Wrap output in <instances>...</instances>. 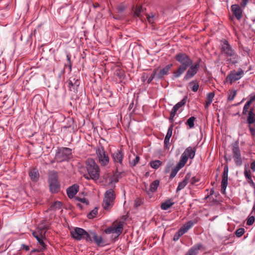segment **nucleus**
<instances>
[{
	"label": "nucleus",
	"mask_w": 255,
	"mask_h": 255,
	"mask_svg": "<svg viewBox=\"0 0 255 255\" xmlns=\"http://www.w3.org/2000/svg\"><path fill=\"white\" fill-rule=\"evenodd\" d=\"M175 59L180 64V66L173 73V79L180 77L193 63V60L190 56L184 52L176 54Z\"/></svg>",
	"instance_id": "nucleus-1"
},
{
	"label": "nucleus",
	"mask_w": 255,
	"mask_h": 255,
	"mask_svg": "<svg viewBox=\"0 0 255 255\" xmlns=\"http://www.w3.org/2000/svg\"><path fill=\"white\" fill-rule=\"evenodd\" d=\"M196 151L195 147H188L181 154L179 162L176 164L171 171L170 178H173L177 174L179 170L186 164L188 158L193 159Z\"/></svg>",
	"instance_id": "nucleus-2"
},
{
	"label": "nucleus",
	"mask_w": 255,
	"mask_h": 255,
	"mask_svg": "<svg viewBox=\"0 0 255 255\" xmlns=\"http://www.w3.org/2000/svg\"><path fill=\"white\" fill-rule=\"evenodd\" d=\"M86 168L87 173L84 174L85 179L97 180L99 178L100 169L94 159L89 158L86 160Z\"/></svg>",
	"instance_id": "nucleus-3"
},
{
	"label": "nucleus",
	"mask_w": 255,
	"mask_h": 255,
	"mask_svg": "<svg viewBox=\"0 0 255 255\" xmlns=\"http://www.w3.org/2000/svg\"><path fill=\"white\" fill-rule=\"evenodd\" d=\"M255 100V95L251 97L245 105L243 115H247V122L249 124L250 131L253 135L255 134V129L250 126V125L255 122V111L253 107H251L252 103Z\"/></svg>",
	"instance_id": "nucleus-4"
},
{
	"label": "nucleus",
	"mask_w": 255,
	"mask_h": 255,
	"mask_svg": "<svg viewBox=\"0 0 255 255\" xmlns=\"http://www.w3.org/2000/svg\"><path fill=\"white\" fill-rule=\"evenodd\" d=\"M116 197V195L113 189H110L106 191L102 203V206L105 210H108L114 206Z\"/></svg>",
	"instance_id": "nucleus-5"
},
{
	"label": "nucleus",
	"mask_w": 255,
	"mask_h": 255,
	"mask_svg": "<svg viewBox=\"0 0 255 255\" xmlns=\"http://www.w3.org/2000/svg\"><path fill=\"white\" fill-rule=\"evenodd\" d=\"M72 238L77 241L85 240L86 242H91L90 233L87 232L83 229L76 227L70 232Z\"/></svg>",
	"instance_id": "nucleus-6"
},
{
	"label": "nucleus",
	"mask_w": 255,
	"mask_h": 255,
	"mask_svg": "<svg viewBox=\"0 0 255 255\" xmlns=\"http://www.w3.org/2000/svg\"><path fill=\"white\" fill-rule=\"evenodd\" d=\"M198 222V218H195L192 220L187 222L183 225L178 231L174 235L173 240L176 241L179 240L180 237L188 232L195 224Z\"/></svg>",
	"instance_id": "nucleus-7"
},
{
	"label": "nucleus",
	"mask_w": 255,
	"mask_h": 255,
	"mask_svg": "<svg viewBox=\"0 0 255 255\" xmlns=\"http://www.w3.org/2000/svg\"><path fill=\"white\" fill-rule=\"evenodd\" d=\"M221 52L222 54L226 56L230 57V59H235L238 56L234 50L233 49L230 44L226 39L222 41Z\"/></svg>",
	"instance_id": "nucleus-8"
},
{
	"label": "nucleus",
	"mask_w": 255,
	"mask_h": 255,
	"mask_svg": "<svg viewBox=\"0 0 255 255\" xmlns=\"http://www.w3.org/2000/svg\"><path fill=\"white\" fill-rule=\"evenodd\" d=\"M124 228V222L122 221H116L111 226L105 230V233L107 234H115L118 236L123 232Z\"/></svg>",
	"instance_id": "nucleus-9"
},
{
	"label": "nucleus",
	"mask_w": 255,
	"mask_h": 255,
	"mask_svg": "<svg viewBox=\"0 0 255 255\" xmlns=\"http://www.w3.org/2000/svg\"><path fill=\"white\" fill-rule=\"evenodd\" d=\"M97 159L101 166H106L108 165L110 158L108 153L103 147L98 148L96 150Z\"/></svg>",
	"instance_id": "nucleus-10"
},
{
	"label": "nucleus",
	"mask_w": 255,
	"mask_h": 255,
	"mask_svg": "<svg viewBox=\"0 0 255 255\" xmlns=\"http://www.w3.org/2000/svg\"><path fill=\"white\" fill-rule=\"evenodd\" d=\"M57 173L53 172L49 176L48 183L50 191L56 193L60 190V184L58 180Z\"/></svg>",
	"instance_id": "nucleus-11"
},
{
	"label": "nucleus",
	"mask_w": 255,
	"mask_h": 255,
	"mask_svg": "<svg viewBox=\"0 0 255 255\" xmlns=\"http://www.w3.org/2000/svg\"><path fill=\"white\" fill-rule=\"evenodd\" d=\"M200 61H197L192 63L187 69L186 73L183 77V80L188 81L192 78L198 72L199 70Z\"/></svg>",
	"instance_id": "nucleus-12"
},
{
	"label": "nucleus",
	"mask_w": 255,
	"mask_h": 255,
	"mask_svg": "<svg viewBox=\"0 0 255 255\" xmlns=\"http://www.w3.org/2000/svg\"><path fill=\"white\" fill-rule=\"evenodd\" d=\"M72 154L71 149L68 147L59 149L55 154V159L57 162H62L70 158Z\"/></svg>",
	"instance_id": "nucleus-13"
},
{
	"label": "nucleus",
	"mask_w": 255,
	"mask_h": 255,
	"mask_svg": "<svg viewBox=\"0 0 255 255\" xmlns=\"http://www.w3.org/2000/svg\"><path fill=\"white\" fill-rule=\"evenodd\" d=\"M232 150L233 158L237 166H240L242 164V158L241 157V151L238 143L236 142L232 145Z\"/></svg>",
	"instance_id": "nucleus-14"
},
{
	"label": "nucleus",
	"mask_w": 255,
	"mask_h": 255,
	"mask_svg": "<svg viewBox=\"0 0 255 255\" xmlns=\"http://www.w3.org/2000/svg\"><path fill=\"white\" fill-rule=\"evenodd\" d=\"M244 74L243 70L239 69L238 71H232L228 75L225 79V82L232 84L233 82L240 79Z\"/></svg>",
	"instance_id": "nucleus-15"
},
{
	"label": "nucleus",
	"mask_w": 255,
	"mask_h": 255,
	"mask_svg": "<svg viewBox=\"0 0 255 255\" xmlns=\"http://www.w3.org/2000/svg\"><path fill=\"white\" fill-rule=\"evenodd\" d=\"M124 156V153L122 149L117 150L112 154V157L117 168L123 165V161Z\"/></svg>",
	"instance_id": "nucleus-16"
},
{
	"label": "nucleus",
	"mask_w": 255,
	"mask_h": 255,
	"mask_svg": "<svg viewBox=\"0 0 255 255\" xmlns=\"http://www.w3.org/2000/svg\"><path fill=\"white\" fill-rule=\"evenodd\" d=\"M186 103V100L183 99L180 102L177 103L172 108L170 114V120L171 123H173L174 118L175 116L176 112L180 108L183 106Z\"/></svg>",
	"instance_id": "nucleus-17"
},
{
	"label": "nucleus",
	"mask_w": 255,
	"mask_h": 255,
	"mask_svg": "<svg viewBox=\"0 0 255 255\" xmlns=\"http://www.w3.org/2000/svg\"><path fill=\"white\" fill-rule=\"evenodd\" d=\"M186 103V100L183 99L180 102L177 103L172 108L170 114V120L171 123H173L174 118L175 116L176 112L180 108L183 106Z\"/></svg>",
	"instance_id": "nucleus-18"
},
{
	"label": "nucleus",
	"mask_w": 255,
	"mask_h": 255,
	"mask_svg": "<svg viewBox=\"0 0 255 255\" xmlns=\"http://www.w3.org/2000/svg\"><path fill=\"white\" fill-rule=\"evenodd\" d=\"M186 103V100L183 99L180 102L177 103L172 108L170 114V120L171 123H173L174 118L175 116L176 112L180 108L183 106Z\"/></svg>",
	"instance_id": "nucleus-19"
},
{
	"label": "nucleus",
	"mask_w": 255,
	"mask_h": 255,
	"mask_svg": "<svg viewBox=\"0 0 255 255\" xmlns=\"http://www.w3.org/2000/svg\"><path fill=\"white\" fill-rule=\"evenodd\" d=\"M231 9L236 18L240 20L243 16V10L241 7L238 4H233Z\"/></svg>",
	"instance_id": "nucleus-20"
},
{
	"label": "nucleus",
	"mask_w": 255,
	"mask_h": 255,
	"mask_svg": "<svg viewBox=\"0 0 255 255\" xmlns=\"http://www.w3.org/2000/svg\"><path fill=\"white\" fill-rule=\"evenodd\" d=\"M244 175L247 181L253 187L255 188V185L252 178L251 172L249 165H245Z\"/></svg>",
	"instance_id": "nucleus-21"
},
{
	"label": "nucleus",
	"mask_w": 255,
	"mask_h": 255,
	"mask_svg": "<svg viewBox=\"0 0 255 255\" xmlns=\"http://www.w3.org/2000/svg\"><path fill=\"white\" fill-rule=\"evenodd\" d=\"M68 84L69 90L75 93L77 91L80 82L78 79L75 80L74 78L73 80L69 79L68 81Z\"/></svg>",
	"instance_id": "nucleus-22"
},
{
	"label": "nucleus",
	"mask_w": 255,
	"mask_h": 255,
	"mask_svg": "<svg viewBox=\"0 0 255 255\" xmlns=\"http://www.w3.org/2000/svg\"><path fill=\"white\" fill-rule=\"evenodd\" d=\"M79 190V186L77 184H74L68 187L67 189V194L70 198H72L78 192Z\"/></svg>",
	"instance_id": "nucleus-23"
},
{
	"label": "nucleus",
	"mask_w": 255,
	"mask_h": 255,
	"mask_svg": "<svg viewBox=\"0 0 255 255\" xmlns=\"http://www.w3.org/2000/svg\"><path fill=\"white\" fill-rule=\"evenodd\" d=\"M172 66V64H168L164 67L163 68L161 69L157 75V77L159 79H161L163 77L164 75H167L169 73V70L171 68Z\"/></svg>",
	"instance_id": "nucleus-24"
},
{
	"label": "nucleus",
	"mask_w": 255,
	"mask_h": 255,
	"mask_svg": "<svg viewBox=\"0 0 255 255\" xmlns=\"http://www.w3.org/2000/svg\"><path fill=\"white\" fill-rule=\"evenodd\" d=\"M29 176L32 181H37L39 177V174L38 170L36 168L32 169L29 172Z\"/></svg>",
	"instance_id": "nucleus-25"
},
{
	"label": "nucleus",
	"mask_w": 255,
	"mask_h": 255,
	"mask_svg": "<svg viewBox=\"0 0 255 255\" xmlns=\"http://www.w3.org/2000/svg\"><path fill=\"white\" fill-rule=\"evenodd\" d=\"M201 248V244L195 245L188 250L185 255H197L198 254V251Z\"/></svg>",
	"instance_id": "nucleus-26"
},
{
	"label": "nucleus",
	"mask_w": 255,
	"mask_h": 255,
	"mask_svg": "<svg viewBox=\"0 0 255 255\" xmlns=\"http://www.w3.org/2000/svg\"><path fill=\"white\" fill-rule=\"evenodd\" d=\"M90 239L93 240L98 245H100L103 243L102 237L99 236L94 232H90Z\"/></svg>",
	"instance_id": "nucleus-27"
},
{
	"label": "nucleus",
	"mask_w": 255,
	"mask_h": 255,
	"mask_svg": "<svg viewBox=\"0 0 255 255\" xmlns=\"http://www.w3.org/2000/svg\"><path fill=\"white\" fill-rule=\"evenodd\" d=\"M159 180H155L150 184L149 190L147 192L149 196H150L151 197V195H150V193H153L157 190V188L159 185Z\"/></svg>",
	"instance_id": "nucleus-28"
},
{
	"label": "nucleus",
	"mask_w": 255,
	"mask_h": 255,
	"mask_svg": "<svg viewBox=\"0 0 255 255\" xmlns=\"http://www.w3.org/2000/svg\"><path fill=\"white\" fill-rule=\"evenodd\" d=\"M190 178V175L189 173L187 174L184 179V180L178 183V187L176 189V192H178L179 191L183 189L185 186L187 184L188 180Z\"/></svg>",
	"instance_id": "nucleus-29"
},
{
	"label": "nucleus",
	"mask_w": 255,
	"mask_h": 255,
	"mask_svg": "<svg viewBox=\"0 0 255 255\" xmlns=\"http://www.w3.org/2000/svg\"><path fill=\"white\" fill-rule=\"evenodd\" d=\"M45 232L37 227L35 231L32 232L33 236L36 239L37 238H45Z\"/></svg>",
	"instance_id": "nucleus-30"
},
{
	"label": "nucleus",
	"mask_w": 255,
	"mask_h": 255,
	"mask_svg": "<svg viewBox=\"0 0 255 255\" xmlns=\"http://www.w3.org/2000/svg\"><path fill=\"white\" fill-rule=\"evenodd\" d=\"M228 185V177L227 175H225V172L223 174L222 182H221V192L223 194L225 193L226 189Z\"/></svg>",
	"instance_id": "nucleus-31"
},
{
	"label": "nucleus",
	"mask_w": 255,
	"mask_h": 255,
	"mask_svg": "<svg viewBox=\"0 0 255 255\" xmlns=\"http://www.w3.org/2000/svg\"><path fill=\"white\" fill-rule=\"evenodd\" d=\"M173 204L174 202H172V200L171 199H169L161 204V208L162 210H166L171 207Z\"/></svg>",
	"instance_id": "nucleus-32"
},
{
	"label": "nucleus",
	"mask_w": 255,
	"mask_h": 255,
	"mask_svg": "<svg viewBox=\"0 0 255 255\" xmlns=\"http://www.w3.org/2000/svg\"><path fill=\"white\" fill-rule=\"evenodd\" d=\"M50 226V224L49 222L43 221L38 225V227L46 233L49 229Z\"/></svg>",
	"instance_id": "nucleus-33"
},
{
	"label": "nucleus",
	"mask_w": 255,
	"mask_h": 255,
	"mask_svg": "<svg viewBox=\"0 0 255 255\" xmlns=\"http://www.w3.org/2000/svg\"><path fill=\"white\" fill-rule=\"evenodd\" d=\"M161 164L162 162L159 160H153L150 162V166L154 169H158Z\"/></svg>",
	"instance_id": "nucleus-34"
},
{
	"label": "nucleus",
	"mask_w": 255,
	"mask_h": 255,
	"mask_svg": "<svg viewBox=\"0 0 255 255\" xmlns=\"http://www.w3.org/2000/svg\"><path fill=\"white\" fill-rule=\"evenodd\" d=\"M190 86H191V90L194 92H196L198 91V89H199V83L197 81H191V82H190L189 83Z\"/></svg>",
	"instance_id": "nucleus-35"
},
{
	"label": "nucleus",
	"mask_w": 255,
	"mask_h": 255,
	"mask_svg": "<svg viewBox=\"0 0 255 255\" xmlns=\"http://www.w3.org/2000/svg\"><path fill=\"white\" fill-rule=\"evenodd\" d=\"M62 206V203L60 201H55L50 207L51 210H56L60 209Z\"/></svg>",
	"instance_id": "nucleus-36"
},
{
	"label": "nucleus",
	"mask_w": 255,
	"mask_h": 255,
	"mask_svg": "<svg viewBox=\"0 0 255 255\" xmlns=\"http://www.w3.org/2000/svg\"><path fill=\"white\" fill-rule=\"evenodd\" d=\"M141 11L142 8L141 6H136L134 11V17L140 18Z\"/></svg>",
	"instance_id": "nucleus-37"
},
{
	"label": "nucleus",
	"mask_w": 255,
	"mask_h": 255,
	"mask_svg": "<svg viewBox=\"0 0 255 255\" xmlns=\"http://www.w3.org/2000/svg\"><path fill=\"white\" fill-rule=\"evenodd\" d=\"M195 120V117H191L187 120L186 124L187 125L189 126V127L190 128H194V127Z\"/></svg>",
	"instance_id": "nucleus-38"
},
{
	"label": "nucleus",
	"mask_w": 255,
	"mask_h": 255,
	"mask_svg": "<svg viewBox=\"0 0 255 255\" xmlns=\"http://www.w3.org/2000/svg\"><path fill=\"white\" fill-rule=\"evenodd\" d=\"M173 124H171V125L168 128L167 132L166 133V135L165 136V138L167 139H170L172 135V131H173Z\"/></svg>",
	"instance_id": "nucleus-39"
},
{
	"label": "nucleus",
	"mask_w": 255,
	"mask_h": 255,
	"mask_svg": "<svg viewBox=\"0 0 255 255\" xmlns=\"http://www.w3.org/2000/svg\"><path fill=\"white\" fill-rule=\"evenodd\" d=\"M236 94H237L236 90H230V94L228 97V100L229 101H232L235 97Z\"/></svg>",
	"instance_id": "nucleus-40"
},
{
	"label": "nucleus",
	"mask_w": 255,
	"mask_h": 255,
	"mask_svg": "<svg viewBox=\"0 0 255 255\" xmlns=\"http://www.w3.org/2000/svg\"><path fill=\"white\" fill-rule=\"evenodd\" d=\"M97 213L98 209L97 208H95L87 215V217L89 219H93L96 216Z\"/></svg>",
	"instance_id": "nucleus-41"
},
{
	"label": "nucleus",
	"mask_w": 255,
	"mask_h": 255,
	"mask_svg": "<svg viewBox=\"0 0 255 255\" xmlns=\"http://www.w3.org/2000/svg\"><path fill=\"white\" fill-rule=\"evenodd\" d=\"M245 233V229L241 228L236 230L235 235L237 237H241Z\"/></svg>",
	"instance_id": "nucleus-42"
},
{
	"label": "nucleus",
	"mask_w": 255,
	"mask_h": 255,
	"mask_svg": "<svg viewBox=\"0 0 255 255\" xmlns=\"http://www.w3.org/2000/svg\"><path fill=\"white\" fill-rule=\"evenodd\" d=\"M215 94L214 92H210L207 94L206 100L213 102Z\"/></svg>",
	"instance_id": "nucleus-43"
},
{
	"label": "nucleus",
	"mask_w": 255,
	"mask_h": 255,
	"mask_svg": "<svg viewBox=\"0 0 255 255\" xmlns=\"http://www.w3.org/2000/svg\"><path fill=\"white\" fill-rule=\"evenodd\" d=\"M255 218L254 216L250 217L247 221V224L248 225H252L255 222Z\"/></svg>",
	"instance_id": "nucleus-44"
},
{
	"label": "nucleus",
	"mask_w": 255,
	"mask_h": 255,
	"mask_svg": "<svg viewBox=\"0 0 255 255\" xmlns=\"http://www.w3.org/2000/svg\"><path fill=\"white\" fill-rule=\"evenodd\" d=\"M139 160V157L138 156H136L135 158L133 159L130 162V164L132 166H134L136 165V164L138 162Z\"/></svg>",
	"instance_id": "nucleus-45"
},
{
	"label": "nucleus",
	"mask_w": 255,
	"mask_h": 255,
	"mask_svg": "<svg viewBox=\"0 0 255 255\" xmlns=\"http://www.w3.org/2000/svg\"><path fill=\"white\" fill-rule=\"evenodd\" d=\"M200 181V178L198 177L194 176L191 179V184L192 185H194L196 183Z\"/></svg>",
	"instance_id": "nucleus-46"
},
{
	"label": "nucleus",
	"mask_w": 255,
	"mask_h": 255,
	"mask_svg": "<svg viewBox=\"0 0 255 255\" xmlns=\"http://www.w3.org/2000/svg\"><path fill=\"white\" fill-rule=\"evenodd\" d=\"M156 71L154 70L152 74L151 75V76L149 77V78L147 80V83H150L151 82V81L153 80V79L156 76Z\"/></svg>",
	"instance_id": "nucleus-47"
},
{
	"label": "nucleus",
	"mask_w": 255,
	"mask_h": 255,
	"mask_svg": "<svg viewBox=\"0 0 255 255\" xmlns=\"http://www.w3.org/2000/svg\"><path fill=\"white\" fill-rule=\"evenodd\" d=\"M118 181V179L117 177L113 176L110 178V183L111 184L117 183Z\"/></svg>",
	"instance_id": "nucleus-48"
},
{
	"label": "nucleus",
	"mask_w": 255,
	"mask_h": 255,
	"mask_svg": "<svg viewBox=\"0 0 255 255\" xmlns=\"http://www.w3.org/2000/svg\"><path fill=\"white\" fill-rule=\"evenodd\" d=\"M154 15H152L150 16L149 14L147 15V19L149 23H152L154 22Z\"/></svg>",
	"instance_id": "nucleus-49"
},
{
	"label": "nucleus",
	"mask_w": 255,
	"mask_h": 255,
	"mask_svg": "<svg viewBox=\"0 0 255 255\" xmlns=\"http://www.w3.org/2000/svg\"><path fill=\"white\" fill-rule=\"evenodd\" d=\"M44 238H36V240H37L39 244L42 246L43 247H44L45 246V243L43 241V239Z\"/></svg>",
	"instance_id": "nucleus-50"
},
{
	"label": "nucleus",
	"mask_w": 255,
	"mask_h": 255,
	"mask_svg": "<svg viewBox=\"0 0 255 255\" xmlns=\"http://www.w3.org/2000/svg\"><path fill=\"white\" fill-rule=\"evenodd\" d=\"M169 140L170 139L164 138V144L165 148H167L169 146Z\"/></svg>",
	"instance_id": "nucleus-51"
},
{
	"label": "nucleus",
	"mask_w": 255,
	"mask_h": 255,
	"mask_svg": "<svg viewBox=\"0 0 255 255\" xmlns=\"http://www.w3.org/2000/svg\"><path fill=\"white\" fill-rule=\"evenodd\" d=\"M66 57H67V60L69 62V67L70 69H71L72 68V64H71V56L69 55H67Z\"/></svg>",
	"instance_id": "nucleus-52"
},
{
	"label": "nucleus",
	"mask_w": 255,
	"mask_h": 255,
	"mask_svg": "<svg viewBox=\"0 0 255 255\" xmlns=\"http://www.w3.org/2000/svg\"><path fill=\"white\" fill-rule=\"evenodd\" d=\"M212 102L210 101H208V100H206V102H205V109H207L209 106L211 105V104L212 103Z\"/></svg>",
	"instance_id": "nucleus-53"
},
{
	"label": "nucleus",
	"mask_w": 255,
	"mask_h": 255,
	"mask_svg": "<svg viewBox=\"0 0 255 255\" xmlns=\"http://www.w3.org/2000/svg\"><path fill=\"white\" fill-rule=\"evenodd\" d=\"M248 2V0H242L241 4L242 6L245 7Z\"/></svg>",
	"instance_id": "nucleus-54"
},
{
	"label": "nucleus",
	"mask_w": 255,
	"mask_h": 255,
	"mask_svg": "<svg viewBox=\"0 0 255 255\" xmlns=\"http://www.w3.org/2000/svg\"><path fill=\"white\" fill-rule=\"evenodd\" d=\"M82 203L88 204V201L86 198H80L79 200Z\"/></svg>",
	"instance_id": "nucleus-55"
},
{
	"label": "nucleus",
	"mask_w": 255,
	"mask_h": 255,
	"mask_svg": "<svg viewBox=\"0 0 255 255\" xmlns=\"http://www.w3.org/2000/svg\"><path fill=\"white\" fill-rule=\"evenodd\" d=\"M251 167L253 171H255V161L252 162Z\"/></svg>",
	"instance_id": "nucleus-56"
},
{
	"label": "nucleus",
	"mask_w": 255,
	"mask_h": 255,
	"mask_svg": "<svg viewBox=\"0 0 255 255\" xmlns=\"http://www.w3.org/2000/svg\"><path fill=\"white\" fill-rule=\"evenodd\" d=\"M171 166V165H167L166 167L165 168V172L168 173L170 170V167Z\"/></svg>",
	"instance_id": "nucleus-57"
},
{
	"label": "nucleus",
	"mask_w": 255,
	"mask_h": 255,
	"mask_svg": "<svg viewBox=\"0 0 255 255\" xmlns=\"http://www.w3.org/2000/svg\"><path fill=\"white\" fill-rule=\"evenodd\" d=\"M23 249H24L26 251H28L29 250V248L28 246L26 245H23Z\"/></svg>",
	"instance_id": "nucleus-58"
},
{
	"label": "nucleus",
	"mask_w": 255,
	"mask_h": 255,
	"mask_svg": "<svg viewBox=\"0 0 255 255\" xmlns=\"http://www.w3.org/2000/svg\"><path fill=\"white\" fill-rule=\"evenodd\" d=\"M225 175H228V168L227 167V171L226 170V169H224V173H225Z\"/></svg>",
	"instance_id": "nucleus-59"
},
{
	"label": "nucleus",
	"mask_w": 255,
	"mask_h": 255,
	"mask_svg": "<svg viewBox=\"0 0 255 255\" xmlns=\"http://www.w3.org/2000/svg\"><path fill=\"white\" fill-rule=\"evenodd\" d=\"M255 210V202L254 203L253 206V211Z\"/></svg>",
	"instance_id": "nucleus-60"
}]
</instances>
